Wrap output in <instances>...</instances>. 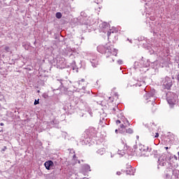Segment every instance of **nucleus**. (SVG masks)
Wrapping results in <instances>:
<instances>
[{
  "instance_id": "f257e3e1",
  "label": "nucleus",
  "mask_w": 179,
  "mask_h": 179,
  "mask_svg": "<svg viewBox=\"0 0 179 179\" xmlns=\"http://www.w3.org/2000/svg\"><path fill=\"white\" fill-rule=\"evenodd\" d=\"M97 50L101 54H105L109 62H114V57H117V50L113 48V46H110V43H108L106 45H101L98 46Z\"/></svg>"
},
{
  "instance_id": "f03ea898",
  "label": "nucleus",
  "mask_w": 179,
  "mask_h": 179,
  "mask_svg": "<svg viewBox=\"0 0 179 179\" xmlns=\"http://www.w3.org/2000/svg\"><path fill=\"white\" fill-rule=\"evenodd\" d=\"M166 179H176L179 178V171L174 169L173 165H170L169 167L166 168L165 171Z\"/></svg>"
},
{
  "instance_id": "7ed1b4c3",
  "label": "nucleus",
  "mask_w": 179,
  "mask_h": 179,
  "mask_svg": "<svg viewBox=\"0 0 179 179\" xmlns=\"http://www.w3.org/2000/svg\"><path fill=\"white\" fill-rule=\"evenodd\" d=\"M170 159H171V156H170V155L169 154L162 155V157H159L158 159L159 166H164L168 165V167H170V165L173 166V164H170V162H169Z\"/></svg>"
},
{
  "instance_id": "20e7f679",
  "label": "nucleus",
  "mask_w": 179,
  "mask_h": 179,
  "mask_svg": "<svg viewBox=\"0 0 179 179\" xmlns=\"http://www.w3.org/2000/svg\"><path fill=\"white\" fill-rule=\"evenodd\" d=\"M166 100L171 107L175 106L177 101V95L173 93L169 92L166 94Z\"/></svg>"
},
{
  "instance_id": "39448f33",
  "label": "nucleus",
  "mask_w": 179,
  "mask_h": 179,
  "mask_svg": "<svg viewBox=\"0 0 179 179\" xmlns=\"http://www.w3.org/2000/svg\"><path fill=\"white\" fill-rule=\"evenodd\" d=\"M55 60H56V65L59 66V68H65V66H66V62H65V58L62 57L61 56H57Z\"/></svg>"
},
{
  "instance_id": "423d86ee",
  "label": "nucleus",
  "mask_w": 179,
  "mask_h": 179,
  "mask_svg": "<svg viewBox=\"0 0 179 179\" xmlns=\"http://www.w3.org/2000/svg\"><path fill=\"white\" fill-rule=\"evenodd\" d=\"M162 85L164 86L165 89H170L171 86H173V81L170 77H165V78L162 80Z\"/></svg>"
},
{
  "instance_id": "0eeeda50",
  "label": "nucleus",
  "mask_w": 179,
  "mask_h": 179,
  "mask_svg": "<svg viewBox=\"0 0 179 179\" xmlns=\"http://www.w3.org/2000/svg\"><path fill=\"white\" fill-rule=\"evenodd\" d=\"M156 93V90H151L150 92L147 93L144 95V100L148 101L149 100V101H152H152H155V94Z\"/></svg>"
},
{
  "instance_id": "6e6552de",
  "label": "nucleus",
  "mask_w": 179,
  "mask_h": 179,
  "mask_svg": "<svg viewBox=\"0 0 179 179\" xmlns=\"http://www.w3.org/2000/svg\"><path fill=\"white\" fill-rule=\"evenodd\" d=\"M90 61L92 64V66L94 67V68H96V66H97L99 65V60H97V57L96 56H92L90 58Z\"/></svg>"
},
{
  "instance_id": "1a4fd4ad",
  "label": "nucleus",
  "mask_w": 179,
  "mask_h": 179,
  "mask_svg": "<svg viewBox=\"0 0 179 179\" xmlns=\"http://www.w3.org/2000/svg\"><path fill=\"white\" fill-rule=\"evenodd\" d=\"M125 171H126V174L129 176H134V174H135V169L132 168L131 165H129V167Z\"/></svg>"
},
{
  "instance_id": "9d476101",
  "label": "nucleus",
  "mask_w": 179,
  "mask_h": 179,
  "mask_svg": "<svg viewBox=\"0 0 179 179\" xmlns=\"http://www.w3.org/2000/svg\"><path fill=\"white\" fill-rule=\"evenodd\" d=\"M44 166L46 170H50L51 167L54 166V162L52 161H47L45 162Z\"/></svg>"
},
{
  "instance_id": "9b49d317",
  "label": "nucleus",
  "mask_w": 179,
  "mask_h": 179,
  "mask_svg": "<svg viewBox=\"0 0 179 179\" xmlns=\"http://www.w3.org/2000/svg\"><path fill=\"white\" fill-rule=\"evenodd\" d=\"M117 118H120V122H123L124 124H126L125 120H127V118H125V117H124V115L122 114V113L117 114Z\"/></svg>"
},
{
  "instance_id": "f8f14e48",
  "label": "nucleus",
  "mask_w": 179,
  "mask_h": 179,
  "mask_svg": "<svg viewBox=\"0 0 179 179\" xmlns=\"http://www.w3.org/2000/svg\"><path fill=\"white\" fill-rule=\"evenodd\" d=\"M138 150H139L140 152L138 153H136V156H142V152H145V148H143L142 146H139V148L136 150V152H138Z\"/></svg>"
},
{
  "instance_id": "ddd939ff",
  "label": "nucleus",
  "mask_w": 179,
  "mask_h": 179,
  "mask_svg": "<svg viewBox=\"0 0 179 179\" xmlns=\"http://www.w3.org/2000/svg\"><path fill=\"white\" fill-rule=\"evenodd\" d=\"M126 127L124 124H120V129H119V132L120 134H125V131H126Z\"/></svg>"
},
{
  "instance_id": "4468645a",
  "label": "nucleus",
  "mask_w": 179,
  "mask_h": 179,
  "mask_svg": "<svg viewBox=\"0 0 179 179\" xmlns=\"http://www.w3.org/2000/svg\"><path fill=\"white\" fill-rule=\"evenodd\" d=\"M101 29H110V24L107 23V22H103L101 24Z\"/></svg>"
},
{
  "instance_id": "2eb2a0df",
  "label": "nucleus",
  "mask_w": 179,
  "mask_h": 179,
  "mask_svg": "<svg viewBox=\"0 0 179 179\" xmlns=\"http://www.w3.org/2000/svg\"><path fill=\"white\" fill-rule=\"evenodd\" d=\"M83 170H85V171H92V170L90 169V165L89 164H84L83 166Z\"/></svg>"
},
{
  "instance_id": "dca6fc26",
  "label": "nucleus",
  "mask_w": 179,
  "mask_h": 179,
  "mask_svg": "<svg viewBox=\"0 0 179 179\" xmlns=\"http://www.w3.org/2000/svg\"><path fill=\"white\" fill-rule=\"evenodd\" d=\"M96 153H98V155H100L101 156H102V155H104V153H106V149L101 148L96 151Z\"/></svg>"
},
{
  "instance_id": "f3484780",
  "label": "nucleus",
  "mask_w": 179,
  "mask_h": 179,
  "mask_svg": "<svg viewBox=\"0 0 179 179\" xmlns=\"http://www.w3.org/2000/svg\"><path fill=\"white\" fill-rule=\"evenodd\" d=\"M56 17L57 19H61V17H62V14L61 13H57Z\"/></svg>"
},
{
  "instance_id": "a211bd4d",
  "label": "nucleus",
  "mask_w": 179,
  "mask_h": 179,
  "mask_svg": "<svg viewBox=\"0 0 179 179\" xmlns=\"http://www.w3.org/2000/svg\"><path fill=\"white\" fill-rule=\"evenodd\" d=\"M125 132H127V134H132L134 131L132 130V129L129 128L128 129H126Z\"/></svg>"
},
{
  "instance_id": "6ab92c4d",
  "label": "nucleus",
  "mask_w": 179,
  "mask_h": 179,
  "mask_svg": "<svg viewBox=\"0 0 179 179\" xmlns=\"http://www.w3.org/2000/svg\"><path fill=\"white\" fill-rule=\"evenodd\" d=\"M117 155H120V156H124V155H125V152H124V150H118Z\"/></svg>"
},
{
  "instance_id": "aec40b11",
  "label": "nucleus",
  "mask_w": 179,
  "mask_h": 179,
  "mask_svg": "<svg viewBox=\"0 0 179 179\" xmlns=\"http://www.w3.org/2000/svg\"><path fill=\"white\" fill-rule=\"evenodd\" d=\"M73 161L75 162V163H77V162H78V159L76 158V155H74L73 156Z\"/></svg>"
},
{
  "instance_id": "412c9836",
  "label": "nucleus",
  "mask_w": 179,
  "mask_h": 179,
  "mask_svg": "<svg viewBox=\"0 0 179 179\" xmlns=\"http://www.w3.org/2000/svg\"><path fill=\"white\" fill-rule=\"evenodd\" d=\"M124 122H125L124 125H126V127H127V125H128V127H129L130 124H129V121H128V119H126Z\"/></svg>"
},
{
  "instance_id": "4be33fe9",
  "label": "nucleus",
  "mask_w": 179,
  "mask_h": 179,
  "mask_svg": "<svg viewBox=\"0 0 179 179\" xmlns=\"http://www.w3.org/2000/svg\"><path fill=\"white\" fill-rule=\"evenodd\" d=\"M5 51L6 52H9V51H10V48H9V46H6L5 48Z\"/></svg>"
},
{
  "instance_id": "5701e85b",
  "label": "nucleus",
  "mask_w": 179,
  "mask_h": 179,
  "mask_svg": "<svg viewBox=\"0 0 179 179\" xmlns=\"http://www.w3.org/2000/svg\"><path fill=\"white\" fill-rule=\"evenodd\" d=\"M39 101H40V99L35 100V101L34 103V106H37V104H38L40 103Z\"/></svg>"
},
{
  "instance_id": "b1692460",
  "label": "nucleus",
  "mask_w": 179,
  "mask_h": 179,
  "mask_svg": "<svg viewBox=\"0 0 179 179\" xmlns=\"http://www.w3.org/2000/svg\"><path fill=\"white\" fill-rule=\"evenodd\" d=\"M111 33H114V31H108L107 33L108 38L110 37V36H111Z\"/></svg>"
},
{
  "instance_id": "393cba45",
  "label": "nucleus",
  "mask_w": 179,
  "mask_h": 179,
  "mask_svg": "<svg viewBox=\"0 0 179 179\" xmlns=\"http://www.w3.org/2000/svg\"><path fill=\"white\" fill-rule=\"evenodd\" d=\"M117 64H119V65H122V60L121 59L118 60Z\"/></svg>"
},
{
  "instance_id": "a878e982",
  "label": "nucleus",
  "mask_w": 179,
  "mask_h": 179,
  "mask_svg": "<svg viewBox=\"0 0 179 179\" xmlns=\"http://www.w3.org/2000/svg\"><path fill=\"white\" fill-rule=\"evenodd\" d=\"M116 124H117V125H118V124H121V120L119 119V120H116Z\"/></svg>"
},
{
  "instance_id": "bb28decb",
  "label": "nucleus",
  "mask_w": 179,
  "mask_h": 179,
  "mask_svg": "<svg viewBox=\"0 0 179 179\" xmlns=\"http://www.w3.org/2000/svg\"><path fill=\"white\" fill-rule=\"evenodd\" d=\"M114 99H115V100L118 99V94H117V93L115 94V98Z\"/></svg>"
},
{
  "instance_id": "cd10ccee",
  "label": "nucleus",
  "mask_w": 179,
  "mask_h": 179,
  "mask_svg": "<svg viewBox=\"0 0 179 179\" xmlns=\"http://www.w3.org/2000/svg\"><path fill=\"white\" fill-rule=\"evenodd\" d=\"M80 82H85V79H81V80L78 82V85H80Z\"/></svg>"
},
{
  "instance_id": "c85d7f7f",
  "label": "nucleus",
  "mask_w": 179,
  "mask_h": 179,
  "mask_svg": "<svg viewBox=\"0 0 179 179\" xmlns=\"http://www.w3.org/2000/svg\"><path fill=\"white\" fill-rule=\"evenodd\" d=\"M155 138H159V133H156V135L155 136Z\"/></svg>"
},
{
  "instance_id": "c756f323",
  "label": "nucleus",
  "mask_w": 179,
  "mask_h": 179,
  "mask_svg": "<svg viewBox=\"0 0 179 179\" xmlns=\"http://www.w3.org/2000/svg\"><path fill=\"white\" fill-rule=\"evenodd\" d=\"M116 174H117V176H121V172L120 171H117Z\"/></svg>"
},
{
  "instance_id": "7c9ffc66",
  "label": "nucleus",
  "mask_w": 179,
  "mask_h": 179,
  "mask_svg": "<svg viewBox=\"0 0 179 179\" xmlns=\"http://www.w3.org/2000/svg\"><path fill=\"white\" fill-rule=\"evenodd\" d=\"M109 100H110L111 101H114V99H113L111 96L109 97Z\"/></svg>"
},
{
  "instance_id": "2f4dec72",
  "label": "nucleus",
  "mask_w": 179,
  "mask_h": 179,
  "mask_svg": "<svg viewBox=\"0 0 179 179\" xmlns=\"http://www.w3.org/2000/svg\"><path fill=\"white\" fill-rule=\"evenodd\" d=\"M176 79H177V80L179 82V73L177 75Z\"/></svg>"
},
{
  "instance_id": "473e14b6",
  "label": "nucleus",
  "mask_w": 179,
  "mask_h": 179,
  "mask_svg": "<svg viewBox=\"0 0 179 179\" xmlns=\"http://www.w3.org/2000/svg\"><path fill=\"white\" fill-rule=\"evenodd\" d=\"M115 134H118V129H115Z\"/></svg>"
},
{
  "instance_id": "72a5a7b5",
  "label": "nucleus",
  "mask_w": 179,
  "mask_h": 179,
  "mask_svg": "<svg viewBox=\"0 0 179 179\" xmlns=\"http://www.w3.org/2000/svg\"><path fill=\"white\" fill-rule=\"evenodd\" d=\"M116 110H117V108H113V111H115Z\"/></svg>"
},
{
  "instance_id": "f704fd0d",
  "label": "nucleus",
  "mask_w": 179,
  "mask_h": 179,
  "mask_svg": "<svg viewBox=\"0 0 179 179\" xmlns=\"http://www.w3.org/2000/svg\"><path fill=\"white\" fill-rule=\"evenodd\" d=\"M1 127H3V123H0Z\"/></svg>"
},
{
  "instance_id": "c9c22d12",
  "label": "nucleus",
  "mask_w": 179,
  "mask_h": 179,
  "mask_svg": "<svg viewBox=\"0 0 179 179\" xmlns=\"http://www.w3.org/2000/svg\"><path fill=\"white\" fill-rule=\"evenodd\" d=\"M150 20H154L152 17H150Z\"/></svg>"
},
{
  "instance_id": "e433bc0d",
  "label": "nucleus",
  "mask_w": 179,
  "mask_h": 179,
  "mask_svg": "<svg viewBox=\"0 0 179 179\" xmlns=\"http://www.w3.org/2000/svg\"><path fill=\"white\" fill-rule=\"evenodd\" d=\"M129 41V43H132V40H129V39H127Z\"/></svg>"
},
{
  "instance_id": "4c0bfd02",
  "label": "nucleus",
  "mask_w": 179,
  "mask_h": 179,
  "mask_svg": "<svg viewBox=\"0 0 179 179\" xmlns=\"http://www.w3.org/2000/svg\"><path fill=\"white\" fill-rule=\"evenodd\" d=\"M165 149L167 150H169V147H165Z\"/></svg>"
},
{
  "instance_id": "58836bf2",
  "label": "nucleus",
  "mask_w": 179,
  "mask_h": 179,
  "mask_svg": "<svg viewBox=\"0 0 179 179\" xmlns=\"http://www.w3.org/2000/svg\"><path fill=\"white\" fill-rule=\"evenodd\" d=\"M136 138H137V139L139 138V136H137Z\"/></svg>"
},
{
  "instance_id": "ea45409f",
  "label": "nucleus",
  "mask_w": 179,
  "mask_h": 179,
  "mask_svg": "<svg viewBox=\"0 0 179 179\" xmlns=\"http://www.w3.org/2000/svg\"><path fill=\"white\" fill-rule=\"evenodd\" d=\"M138 86H142V84H141V85H138Z\"/></svg>"
},
{
  "instance_id": "a19ab883",
  "label": "nucleus",
  "mask_w": 179,
  "mask_h": 179,
  "mask_svg": "<svg viewBox=\"0 0 179 179\" xmlns=\"http://www.w3.org/2000/svg\"><path fill=\"white\" fill-rule=\"evenodd\" d=\"M152 125L155 126V123H152Z\"/></svg>"
},
{
  "instance_id": "79ce46f5",
  "label": "nucleus",
  "mask_w": 179,
  "mask_h": 179,
  "mask_svg": "<svg viewBox=\"0 0 179 179\" xmlns=\"http://www.w3.org/2000/svg\"><path fill=\"white\" fill-rule=\"evenodd\" d=\"M38 93H40V90L38 91Z\"/></svg>"
},
{
  "instance_id": "37998d69",
  "label": "nucleus",
  "mask_w": 179,
  "mask_h": 179,
  "mask_svg": "<svg viewBox=\"0 0 179 179\" xmlns=\"http://www.w3.org/2000/svg\"><path fill=\"white\" fill-rule=\"evenodd\" d=\"M78 163H79V164H80V161H78Z\"/></svg>"
},
{
  "instance_id": "c03bdc74",
  "label": "nucleus",
  "mask_w": 179,
  "mask_h": 179,
  "mask_svg": "<svg viewBox=\"0 0 179 179\" xmlns=\"http://www.w3.org/2000/svg\"><path fill=\"white\" fill-rule=\"evenodd\" d=\"M142 83L143 84V83H145V82H142Z\"/></svg>"
},
{
  "instance_id": "a18cd8bd",
  "label": "nucleus",
  "mask_w": 179,
  "mask_h": 179,
  "mask_svg": "<svg viewBox=\"0 0 179 179\" xmlns=\"http://www.w3.org/2000/svg\"><path fill=\"white\" fill-rule=\"evenodd\" d=\"M111 157H113V155H111Z\"/></svg>"
},
{
  "instance_id": "49530a36",
  "label": "nucleus",
  "mask_w": 179,
  "mask_h": 179,
  "mask_svg": "<svg viewBox=\"0 0 179 179\" xmlns=\"http://www.w3.org/2000/svg\"><path fill=\"white\" fill-rule=\"evenodd\" d=\"M117 108V110H119L118 108Z\"/></svg>"
},
{
  "instance_id": "de8ad7c7",
  "label": "nucleus",
  "mask_w": 179,
  "mask_h": 179,
  "mask_svg": "<svg viewBox=\"0 0 179 179\" xmlns=\"http://www.w3.org/2000/svg\"><path fill=\"white\" fill-rule=\"evenodd\" d=\"M146 2V0H144Z\"/></svg>"
},
{
  "instance_id": "09e8293b",
  "label": "nucleus",
  "mask_w": 179,
  "mask_h": 179,
  "mask_svg": "<svg viewBox=\"0 0 179 179\" xmlns=\"http://www.w3.org/2000/svg\"><path fill=\"white\" fill-rule=\"evenodd\" d=\"M178 47H179V45H178Z\"/></svg>"
}]
</instances>
